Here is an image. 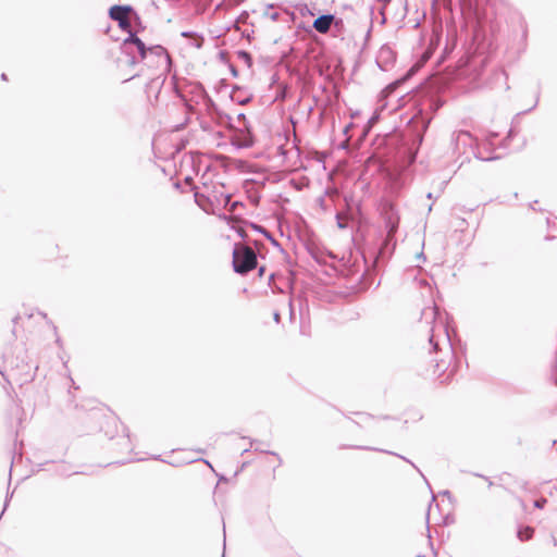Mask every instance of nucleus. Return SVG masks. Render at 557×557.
Instances as JSON below:
<instances>
[{
  "mask_svg": "<svg viewBox=\"0 0 557 557\" xmlns=\"http://www.w3.org/2000/svg\"><path fill=\"white\" fill-rule=\"evenodd\" d=\"M257 267L255 250L244 244H236L233 249V268L236 273L246 274Z\"/></svg>",
  "mask_w": 557,
  "mask_h": 557,
  "instance_id": "f257e3e1",
  "label": "nucleus"
},
{
  "mask_svg": "<svg viewBox=\"0 0 557 557\" xmlns=\"http://www.w3.org/2000/svg\"><path fill=\"white\" fill-rule=\"evenodd\" d=\"M131 11V7L113 5L110 8L109 15L112 20L119 23L121 29L128 30L131 27V22L128 18Z\"/></svg>",
  "mask_w": 557,
  "mask_h": 557,
  "instance_id": "f03ea898",
  "label": "nucleus"
},
{
  "mask_svg": "<svg viewBox=\"0 0 557 557\" xmlns=\"http://www.w3.org/2000/svg\"><path fill=\"white\" fill-rule=\"evenodd\" d=\"M131 46H135L140 58L145 59L147 54V49L145 47V44L134 34H131V36L124 40V47L126 49H129Z\"/></svg>",
  "mask_w": 557,
  "mask_h": 557,
  "instance_id": "7ed1b4c3",
  "label": "nucleus"
},
{
  "mask_svg": "<svg viewBox=\"0 0 557 557\" xmlns=\"http://www.w3.org/2000/svg\"><path fill=\"white\" fill-rule=\"evenodd\" d=\"M333 20V15H321L317 20H314L313 27L317 32L325 34L329 32Z\"/></svg>",
  "mask_w": 557,
  "mask_h": 557,
  "instance_id": "20e7f679",
  "label": "nucleus"
},
{
  "mask_svg": "<svg viewBox=\"0 0 557 557\" xmlns=\"http://www.w3.org/2000/svg\"><path fill=\"white\" fill-rule=\"evenodd\" d=\"M534 529L531 527H524L518 531V537L520 541H528L532 539Z\"/></svg>",
  "mask_w": 557,
  "mask_h": 557,
  "instance_id": "39448f33",
  "label": "nucleus"
},
{
  "mask_svg": "<svg viewBox=\"0 0 557 557\" xmlns=\"http://www.w3.org/2000/svg\"><path fill=\"white\" fill-rule=\"evenodd\" d=\"M547 500L545 498H540L534 502V506L539 509H542L544 508V506L546 505Z\"/></svg>",
  "mask_w": 557,
  "mask_h": 557,
  "instance_id": "423d86ee",
  "label": "nucleus"
},
{
  "mask_svg": "<svg viewBox=\"0 0 557 557\" xmlns=\"http://www.w3.org/2000/svg\"><path fill=\"white\" fill-rule=\"evenodd\" d=\"M435 367H436V369H435L434 373H436L437 375H442L446 369L445 364L436 363Z\"/></svg>",
  "mask_w": 557,
  "mask_h": 557,
  "instance_id": "0eeeda50",
  "label": "nucleus"
},
{
  "mask_svg": "<svg viewBox=\"0 0 557 557\" xmlns=\"http://www.w3.org/2000/svg\"><path fill=\"white\" fill-rule=\"evenodd\" d=\"M15 323L18 324V323H22L23 324V315L22 314H18L15 319Z\"/></svg>",
  "mask_w": 557,
  "mask_h": 557,
  "instance_id": "6e6552de",
  "label": "nucleus"
},
{
  "mask_svg": "<svg viewBox=\"0 0 557 557\" xmlns=\"http://www.w3.org/2000/svg\"><path fill=\"white\" fill-rule=\"evenodd\" d=\"M150 51H152V49H149ZM153 50H162L161 47H156L153 48Z\"/></svg>",
  "mask_w": 557,
  "mask_h": 557,
  "instance_id": "1a4fd4ad",
  "label": "nucleus"
},
{
  "mask_svg": "<svg viewBox=\"0 0 557 557\" xmlns=\"http://www.w3.org/2000/svg\"><path fill=\"white\" fill-rule=\"evenodd\" d=\"M494 485V483L492 481H488V486H492Z\"/></svg>",
  "mask_w": 557,
  "mask_h": 557,
  "instance_id": "9d476101",
  "label": "nucleus"
}]
</instances>
